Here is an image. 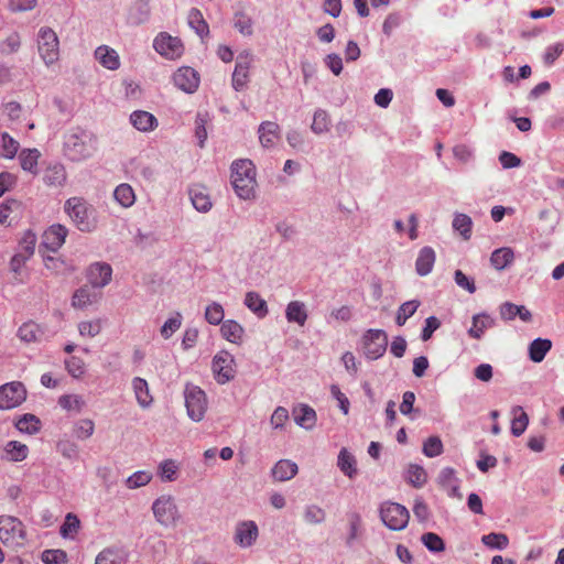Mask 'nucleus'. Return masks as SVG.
I'll return each instance as SVG.
<instances>
[{
	"label": "nucleus",
	"mask_w": 564,
	"mask_h": 564,
	"mask_svg": "<svg viewBox=\"0 0 564 564\" xmlns=\"http://www.w3.org/2000/svg\"><path fill=\"white\" fill-rule=\"evenodd\" d=\"M63 150L70 161H84L97 151V138L90 131L73 128L64 135Z\"/></svg>",
	"instance_id": "nucleus-1"
},
{
	"label": "nucleus",
	"mask_w": 564,
	"mask_h": 564,
	"mask_svg": "<svg viewBox=\"0 0 564 564\" xmlns=\"http://www.w3.org/2000/svg\"><path fill=\"white\" fill-rule=\"evenodd\" d=\"M64 210L74 226L82 232H93L98 226L96 208L82 197H70L64 204Z\"/></svg>",
	"instance_id": "nucleus-2"
},
{
	"label": "nucleus",
	"mask_w": 564,
	"mask_h": 564,
	"mask_svg": "<svg viewBox=\"0 0 564 564\" xmlns=\"http://www.w3.org/2000/svg\"><path fill=\"white\" fill-rule=\"evenodd\" d=\"M231 184L241 199L254 197L256 167L250 160H237L231 164Z\"/></svg>",
	"instance_id": "nucleus-3"
},
{
	"label": "nucleus",
	"mask_w": 564,
	"mask_h": 564,
	"mask_svg": "<svg viewBox=\"0 0 564 564\" xmlns=\"http://www.w3.org/2000/svg\"><path fill=\"white\" fill-rule=\"evenodd\" d=\"M26 539L23 522L13 516H0V540L7 546H21Z\"/></svg>",
	"instance_id": "nucleus-4"
},
{
	"label": "nucleus",
	"mask_w": 564,
	"mask_h": 564,
	"mask_svg": "<svg viewBox=\"0 0 564 564\" xmlns=\"http://www.w3.org/2000/svg\"><path fill=\"white\" fill-rule=\"evenodd\" d=\"M184 399L188 417L194 422L202 421L208 404L205 391L198 386L187 383L184 389Z\"/></svg>",
	"instance_id": "nucleus-5"
},
{
	"label": "nucleus",
	"mask_w": 564,
	"mask_h": 564,
	"mask_svg": "<svg viewBox=\"0 0 564 564\" xmlns=\"http://www.w3.org/2000/svg\"><path fill=\"white\" fill-rule=\"evenodd\" d=\"M382 522L393 531L403 530L409 522V510L397 502L386 501L380 507Z\"/></svg>",
	"instance_id": "nucleus-6"
},
{
	"label": "nucleus",
	"mask_w": 564,
	"mask_h": 564,
	"mask_svg": "<svg viewBox=\"0 0 564 564\" xmlns=\"http://www.w3.org/2000/svg\"><path fill=\"white\" fill-rule=\"evenodd\" d=\"M155 520L163 527H173L180 519L178 508L170 495L156 498L152 503Z\"/></svg>",
	"instance_id": "nucleus-7"
},
{
	"label": "nucleus",
	"mask_w": 564,
	"mask_h": 564,
	"mask_svg": "<svg viewBox=\"0 0 564 564\" xmlns=\"http://www.w3.org/2000/svg\"><path fill=\"white\" fill-rule=\"evenodd\" d=\"M39 53L45 65L54 64L59 56V42L56 33L47 26L39 30L37 34Z\"/></svg>",
	"instance_id": "nucleus-8"
},
{
	"label": "nucleus",
	"mask_w": 564,
	"mask_h": 564,
	"mask_svg": "<svg viewBox=\"0 0 564 564\" xmlns=\"http://www.w3.org/2000/svg\"><path fill=\"white\" fill-rule=\"evenodd\" d=\"M388 346V335L382 329H368L362 336L364 354L376 360L383 356Z\"/></svg>",
	"instance_id": "nucleus-9"
},
{
	"label": "nucleus",
	"mask_w": 564,
	"mask_h": 564,
	"mask_svg": "<svg viewBox=\"0 0 564 564\" xmlns=\"http://www.w3.org/2000/svg\"><path fill=\"white\" fill-rule=\"evenodd\" d=\"M212 370L217 383L225 384L235 378V358L234 356L221 350L217 352L212 361Z\"/></svg>",
	"instance_id": "nucleus-10"
},
{
	"label": "nucleus",
	"mask_w": 564,
	"mask_h": 564,
	"mask_svg": "<svg viewBox=\"0 0 564 564\" xmlns=\"http://www.w3.org/2000/svg\"><path fill=\"white\" fill-rule=\"evenodd\" d=\"M26 399V389L20 381H11L0 387V410H11Z\"/></svg>",
	"instance_id": "nucleus-11"
},
{
	"label": "nucleus",
	"mask_w": 564,
	"mask_h": 564,
	"mask_svg": "<svg viewBox=\"0 0 564 564\" xmlns=\"http://www.w3.org/2000/svg\"><path fill=\"white\" fill-rule=\"evenodd\" d=\"M154 50L169 59H176L182 56L184 46L182 41L166 32L159 33L153 41Z\"/></svg>",
	"instance_id": "nucleus-12"
},
{
	"label": "nucleus",
	"mask_w": 564,
	"mask_h": 564,
	"mask_svg": "<svg viewBox=\"0 0 564 564\" xmlns=\"http://www.w3.org/2000/svg\"><path fill=\"white\" fill-rule=\"evenodd\" d=\"M253 57L249 51L241 52L236 59V66L232 73V88L241 91L247 87L249 82V69Z\"/></svg>",
	"instance_id": "nucleus-13"
},
{
	"label": "nucleus",
	"mask_w": 564,
	"mask_h": 564,
	"mask_svg": "<svg viewBox=\"0 0 564 564\" xmlns=\"http://www.w3.org/2000/svg\"><path fill=\"white\" fill-rule=\"evenodd\" d=\"M112 278V268L107 262H94L86 271V279L91 288L102 289L108 285Z\"/></svg>",
	"instance_id": "nucleus-14"
},
{
	"label": "nucleus",
	"mask_w": 564,
	"mask_h": 564,
	"mask_svg": "<svg viewBox=\"0 0 564 564\" xmlns=\"http://www.w3.org/2000/svg\"><path fill=\"white\" fill-rule=\"evenodd\" d=\"M173 83L184 93L193 94L199 86V75L194 68L183 66L174 73Z\"/></svg>",
	"instance_id": "nucleus-15"
},
{
	"label": "nucleus",
	"mask_w": 564,
	"mask_h": 564,
	"mask_svg": "<svg viewBox=\"0 0 564 564\" xmlns=\"http://www.w3.org/2000/svg\"><path fill=\"white\" fill-rule=\"evenodd\" d=\"M67 234H68V229L64 225H61V224L52 225L44 231L43 237H42V245L46 249L55 252L65 242Z\"/></svg>",
	"instance_id": "nucleus-16"
},
{
	"label": "nucleus",
	"mask_w": 564,
	"mask_h": 564,
	"mask_svg": "<svg viewBox=\"0 0 564 564\" xmlns=\"http://www.w3.org/2000/svg\"><path fill=\"white\" fill-rule=\"evenodd\" d=\"M258 534L254 521H243L237 524L234 539L239 546L249 547L256 542Z\"/></svg>",
	"instance_id": "nucleus-17"
},
{
	"label": "nucleus",
	"mask_w": 564,
	"mask_h": 564,
	"mask_svg": "<svg viewBox=\"0 0 564 564\" xmlns=\"http://www.w3.org/2000/svg\"><path fill=\"white\" fill-rule=\"evenodd\" d=\"M495 318L487 313L475 314L471 318V326L467 330V334L473 339H481L487 329L495 326Z\"/></svg>",
	"instance_id": "nucleus-18"
},
{
	"label": "nucleus",
	"mask_w": 564,
	"mask_h": 564,
	"mask_svg": "<svg viewBox=\"0 0 564 564\" xmlns=\"http://www.w3.org/2000/svg\"><path fill=\"white\" fill-rule=\"evenodd\" d=\"M150 14V0H135L129 8L127 21L131 25H140L149 20Z\"/></svg>",
	"instance_id": "nucleus-19"
},
{
	"label": "nucleus",
	"mask_w": 564,
	"mask_h": 564,
	"mask_svg": "<svg viewBox=\"0 0 564 564\" xmlns=\"http://www.w3.org/2000/svg\"><path fill=\"white\" fill-rule=\"evenodd\" d=\"M438 485L447 491L449 497L460 498L459 479L456 477V471L452 467L443 468L437 477Z\"/></svg>",
	"instance_id": "nucleus-20"
},
{
	"label": "nucleus",
	"mask_w": 564,
	"mask_h": 564,
	"mask_svg": "<svg viewBox=\"0 0 564 564\" xmlns=\"http://www.w3.org/2000/svg\"><path fill=\"white\" fill-rule=\"evenodd\" d=\"M95 58L109 70L120 67V57L116 50L108 45H100L95 50Z\"/></svg>",
	"instance_id": "nucleus-21"
},
{
	"label": "nucleus",
	"mask_w": 564,
	"mask_h": 564,
	"mask_svg": "<svg viewBox=\"0 0 564 564\" xmlns=\"http://www.w3.org/2000/svg\"><path fill=\"white\" fill-rule=\"evenodd\" d=\"M193 207L199 213H207L212 209L213 203L207 189L199 185H194L188 191Z\"/></svg>",
	"instance_id": "nucleus-22"
},
{
	"label": "nucleus",
	"mask_w": 564,
	"mask_h": 564,
	"mask_svg": "<svg viewBox=\"0 0 564 564\" xmlns=\"http://www.w3.org/2000/svg\"><path fill=\"white\" fill-rule=\"evenodd\" d=\"M29 455V447L18 441H9L2 449L1 459L19 463L23 462Z\"/></svg>",
	"instance_id": "nucleus-23"
},
{
	"label": "nucleus",
	"mask_w": 564,
	"mask_h": 564,
	"mask_svg": "<svg viewBox=\"0 0 564 564\" xmlns=\"http://www.w3.org/2000/svg\"><path fill=\"white\" fill-rule=\"evenodd\" d=\"M435 251L432 247H423L415 261V271L420 276L430 274L435 263Z\"/></svg>",
	"instance_id": "nucleus-24"
},
{
	"label": "nucleus",
	"mask_w": 564,
	"mask_h": 564,
	"mask_svg": "<svg viewBox=\"0 0 564 564\" xmlns=\"http://www.w3.org/2000/svg\"><path fill=\"white\" fill-rule=\"evenodd\" d=\"M299 471L296 463L290 459H280L271 469V475L276 481H288Z\"/></svg>",
	"instance_id": "nucleus-25"
},
{
	"label": "nucleus",
	"mask_w": 564,
	"mask_h": 564,
	"mask_svg": "<svg viewBox=\"0 0 564 564\" xmlns=\"http://www.w3.org/2000/svg\"><path fill=\"white\" fill-rule=\"evenodd\" d=\"M131 124L141 132H149L156 128V118L144 110H135L130 115Z\"/></svg>",
	"instance_id": "nucleus-26"
},
{
	"label": "nucleus",
	"mask_w": 564,
	"mask_h": 564,
	"mask_svg": "<svg viewBox=\"0 0 564 564\" xmlns=\"http://www.w3.org/2000/svg\"><path fill=\"white\" fill-rule=\"evenodd\" d=\"M293 416L295 423L305 430L313 429L316 423V412L307 404H300L294 408Z\"/></svg>",
	"instance_id": "nucleus-27"
},
{
	"label": "nucleus",
	"mask_w": 564,
	"mask_h": 564,
	"mask_svg": "<svg viewBox=\"0 0 564 564\" xmlns=\"http://www.w3.org/2000/svg\"><path fill=\"white\" fill-rule=\"evenodd\" d=\"M280 127L272 121H263L258 129L259 140L262 147L271 148L279 139Z\"/></svg>",
	"instance_id": "nucleus-28"
},
{
	"label": "nucleus",
	"mask_w": 564,
	"mask_h": 564,
	"mask_svg": "<svg viewBox=\"0 0 564 564\" xmlns=\"http://www.w3.org/2000/svg\"><path fill=\"white\" fill-rule=\"evenodd\" d=\"M99 294L91 291L88 285L77 289L72 296V306L75 308H86L87 306L96 303Z\"/></svg>",
	"instance_id": "nucleus-29"
},
{
	"label": "nucleus",
	"mask_w": 564,
	"mask_h": 564,
	"mask_svg": "<svg viewBox=\"0 0 564 564\" xmlns=\"http://www.w3.org/2000/svg\"><path fill=\"white\" fill-rule=\"evenodd\" d=\"M285 318L289 323L304 326L307 321L305 304L301 301H291L285 308Z\"/></svg>",
	"instance_id": "nucleus-30"
},
{
	"label": "nucleus",
	"mask_w": 564,
	"mask_h": 564,
	"mask_svg": "<svg viewBox=\"0 0 564 564\" xmlns=\"http://www.w3.org/2000/svg\"><path fill=\"white\" fill-rule=\"evenodd\" d=\"M132 388L138 404L143 409L149 408L153 402V398L150 394L149 384L147 380L140 377L133 378Z\"/></svg>",
	"instance_id": "nucleus-31"
},
{
	"label": "nucleus",
	"mask_w": 564,
	"mask_h": 564,
	"mask_svg": "<svg viewBox=\"0 0 564 564\" xmlns=\"http://www.w3.org/2000/svg\"><path fill=\"white\" fill-rule=\"evenodd\" d=\"M243 303L259 318L265 317L269 313L265 300H263L258 292H248Z\"/></svg>",
	"instance_id": "nucleus-32"
},
{
	"label": "nucleus",
	"mask_w": 564,
	"mask_h": 564,
	"mask_svg": "<svg viewBox=\"0 0 564 564\" xmlns=\"http://www.w3.org/2000/svg\"><path fill=\"white\" fill-rule=\"evenodd\" d=\"M552 348V341L546 338H535L529 345V357L533 362H541Z\"/></svg>",
	"instance_id": "nucleus-33"
},
{
	"label": "nucleus",
	"mask_w": 564,
	"mask_h": 564,
	"mask_svg": "<svg viewBox=\"0 0 564 564\" xmlns=\"http://www.w3.org/2000/svg\"><path fill=\"white\" fill-rule=\"evenodd\" d=\"M220 333L226 340L232 344H239L242 339L245 329L238 322L227 319L221 324Z\"/></svg>",
	"instance_id": "nucleus-34"
},
{
	"label": "nucleus",
	"mask_w": 564,
	"mask_h": 564,
	"mask_svg": "<svg viewBox=\"0 0 564 564\" xmlns=\"http://www.w3.org/2000/svg\"><path fill=\"white\" fill-rule=\"evenodd\" d=\"M511 413L513 416L511 421V433L513 436L519 437L528 427L529 416L520 405L513 406Z\"/></svg>",
	"instance_id": "nucleus-35"
},
{
	"label": "nucleus",
	"mask_w": 564,
	"mask_h": 564,
	"mask_svg": "<svg viewBox=\"0 0 564 564\" xmlns=\"http://www.w3.org/2000/svg\"><path fill=\"white\" fill-rule=\"evenodd\" d=\"M14 426L21 433H25L29 435L36 434L41 429L40 419L31 413H25L15 421Z\"/></svg>",
	"instance_id": "nucleus-36"
},
{
	"label": "nucleus",
	"mask_w": 564,
	"mask_h": 564,
	"mask_svg": "<svg viewBox=\"0 0 564 564\" xmlns=\"http://www.w3.org/2000/svg\"><path fill=\"white\" fill-rule=\"evenodd\" d=\"M514 253L511 248L502 247L496 249L490 257V263L496 270H503L512 263Z\"/></svg>",
	"instance_id": "nucleus-37"
},
{
	"label": "nucleus",
	"mask_w": 564,
	"mask_h": 564,
	"mask_svg": "<svg viewBox=\"0 0 564 564\" xmlns=\"http://www.w3.org/2000/svg\"><path fill=\"white\" fill-rule=\"evenodd\" d=\"M43 180L50 186H62L66 181L65 167L59 163L50 165L44 172Z\"/></svg>",
	"instance_id": "nucleus-38"
},
{
	"label": "nucleus",
	"mask_w": 564,
	"mask_h": 564,
	"mask_svg": "<svg viewBox=\"0 0 564 564\" xmlns=\"http://www.w3.org/2000/svg\"><path fill=\"white\" fill-rule=\"evenodd\" d=\"M187 22L189 28L193 29L198 36L204 37L209 33L208 24L198 9L192 8L189 10Z\"/></svg>",
	"instance_id": "nucleus-39"
},
{
	"label": "nucleus",
	"mask_w": 564,
	"mask_h": 564,
	"mask_svg": "<svg viewBox=\"0 0 564 564\" xmlns=\"http://www.w3.org/2000/svg\"><path fill=\"white\" fill-rule=\"evenodd\" d=\"M41 153L37 149H24L19 155L21 167L24 171L36 174L37 173V161Z\"/></svg>",
	"instance_id": "nucleus-40"
},
{
	"label": "nucleus",
	"mask_w": 564,
	"mask_h": 564,
	"mask_svg": "<svg viewBox=\"0 0 564 564\" xmlns=\"http://www.w3.org/2000/svg\"><path fill=\"white\" fill-rule=\"evenodd\" d=\"M113 197L122 207H130L135 202V194L131 185L127 183L119 184L113 191Z\"/></svg>",
	"instance_id": "nucleus-41"
},
{
	"label": "nucleus",
	"mask_w": 564,
	"mask_h": 564,
	"mask_svg": "<svg viewBox=\"0 0 564 564\" xmlns=\"http://www.w3.org/2000/svg\"><path fill=\"white\" fill-rule=\"evenodd\" d=\"M337 465L347 477L354 478L357 475L356 459L346 448L340 449Z\"/></svg>",
	"instance_id": "nucleus-42"
},
{
	"label": "nucleus",
	"mask_w": 564,
	"mask_h": 564,
	"mask_svg": "<svg viewBox=\"0 0 564 564\" xmlns=\"http://www.w3.org/2000/svg\"><path fill=\"white\" fill-rule=\"evenodd\" d=\"M57 403L62 409L76 413H80L86 406V401L79 394H63L58 398Z\"/></svg>",
	"instance_id": "nucleus-43"
},
{
	"label": "nucleus",
	"mask_w": 564,
	"mask_h": 564,
	"mask_svg": "<svg viewBox=\"0 0 564 564\" xmlns=\"http://www.w3.org/2000/svg\"><path fill=\"white\" fill-rule=\"evenodd\" d=\"M453 228L459 232L464 240H469L471 237L473 220L468 215L457 213L453 219Z\"/></svg>",
	"instance_id": "nucleus-44"
},
{
	"label": "nucleus",
	"mask_w": 564,
	"mask_h": 564,
	"mask_svg": "<svg viewBox=\"0 0 564 564\" xmlns=\"http://www.w3.org/2000/svg\"><path fill=\"white\" fill-rule=\"evenodd\" d=\"M484 545L491 550H506L509 545V538L505 533L491 532L481 536Z\"/></svg>",
	"instance_id": "nucleus-45"
},
{
	"label": "nucleus",
	"mask_w": 564,
	"mask_h": 564,
	"mask_svg": "<svg viewBox=\"0 0 564 564\" xmlns=\"http://www.w3.org/2000/svg\"><path fill=\"white\" fill-rule=\"evenodd\" d=\"M330 119L326 110L317 109L313 116L311 129L315 134H322L329 130Z\"/></svg>",
	"instance_id": "nucleus-46"
},
{
	"label": "nucleus",
	"mask_w": 564,
	"mask_h": 564,
	"mask_svg": "<svg viewBox=\"0 0 564 564\" xmlns=\"http://www.w3.org/2000/svg\"><path fill=\"white\" fill-rule=\"evenodd\" d=\"M406 480L415 488H421L426 482L427 476L425 469L416 464H411L406 470Z\"/></svg>",
	"instance_id": "nucleus-47"
},
{
	"label": "nucleus",
	"mask_w": 564,
	"mask_h": 564,
	"mask_svg": "<svg viewBox=\"0 0 564 564\" xmlns=\"http://www.w3.org/2000/svg\"><path fill=\"white\" fill-rule=\"evenodd\" d=\"M95 432V423L90 419H82L74 423L73 426V435L77 440H87Z\"/></svg>",
	"instance_id": "nucleus-48"
},
{
	"label": "nucleus",
	"mask_w": 564,
	"mask_h": 564,
	"mask_svg": "<svg viewBox=\"0 0 564 564\" xmlns=\"http://www.w3.org/2000/svg\"><path fill=\"white\" fill-rule=\"evenodd\" d=\"M40 327L34 322L23 323L17 333L21 341L26 344L34 343L39 338Z\"/></svg>",
	"instance_id": "nucleus-49"
},
{
	"label": "nucleus",
	"mask_w": 564,
	"mask_h": 564,
	"mask_svg": "<svg viewBox=\"0 0 564 564\" xmlns=\"http://www.w3.org/2000/svg\"><path fill=\"white\" fill-rule=\"evenodd\" d=\"M122 552L118 549L108 547L102 550L96 557L95 564H122Z\"/></svg>",
	"instance_id": "nucleus-50"
},
{
	"label": "nucleus",
	"mask_w": 564,
	"mask_h": 564,
	"mask_svg": "<svg viewBox=\"0 0 564 564\" xmlns=\"http://www.w3.org/2000/svg\"><path fill=\"white\" fill-rule=\"evenodd\" d=\"M19 142L13 139L8 132L1 133V155L6 159H13L19 151Z\"/></svg>",
	"instance_id": "nucleus-51"
},
{
	"label": "nucleus",
	"mask_w": 564,
	"mask_h": 564,
	"mask_svg": "<svg viewBox=\"0 0 564 564\" xmlns=\"http://www.w3.org/2000/svg\"><path fill=\"white\" fill-rule=\"evenodd\" d=\"M303 517L308 524H321L326 519V512L317 505H308L304 509Z\"/></svg>",
	"instance_id": "nucleus-52"
},
{
	"label": "nucleus",
	"mask_w": 564,
	"mask_h": 564,
	"mask_svg": "<svg viewBox=\"0 0 564 564\" xmlns=\"http://www.w3.org/2000/svg\"><path fill=\"white\" fill-rule=\"evenodd\" d=\"M36 245V235L32 230L24 231L20 242L18 252L31 258L34 254Z\"/></svg>",
	"instance_id": "nucleus-53"
},
{
	"label": "nucleus",
	"mask_w": 564,
	"mask_h": 564,
	"mask_svg": "<svg viewBox=\"0 0 564 564\" xmlns=\"http://www.w3.org/2000/svg\"><path fill=\"white\" fill-rule=\"evenodd\" d=\"M183 317L180 312H175L173 316L167 318L165 323L161 327V336L164 339H169L172 335L180 329L182 325Z\"/></svg>",
	"instance_id": "nucleus-54"
},
{
	"label": "nucleus",
	"mask_w": 564,
	"mask_h": 564,
	"mask_svg": "<svg viewBox=\"0 0 564 564\" xmlns=\"http://www.w3.org/2000/svg\"><path fill=\"white\" fill-rule=\"evenodd\" d=\"M421 541L429 551L434 553L442 552L445 549V543L443 539L438 534L433 532L424 533L421 536Z\"/></svg>",
	"instance_id": "nucleus-55"
},
{
	"label": "nucleus",
	"mask_w": 564,
	"mask_h": 564,
	"mask_svg": "<svg viewBox=\"0 0 564 564\" xmlns=\"http://www.w3.org/2000/svg\"><path fill=\"white\" fill-rule=\"evenodd\" d=\"M57 451L66 459L77 460L79 458V447L73 441H69V440L59 441L57 443Z\"/></svg>",
	"instance_id": "nucleus-56"
},
{
	"label": "nucleus",
	"mask_w": 564,
	"mask_h": 564,
	"mask_svg": "<svg viewBox=\"0 0 564 564\" xmlns=\"http://www.w3.org/2000/svg\"><path fill=\"white\" fill-rule=\"evenodd\" d=\"M225 316L224 308L218 302H213L205 310V319L210 325H219Z\"/></svg>",
	"instance_id": "nucleus-57"
},
{
	"label": "nucleus",
	"mask_w": 564,
	"mask_h": 564,
	"mask_svg": "<svg viewBox=\"0 0 564 564\" xmlns=\"http://www.w3.org/2000/svg\"><path fill=\"white\" fill-rule=\"evenodd\" d=\"M423 454L427 457H437L443 453V443L438 436H430L423 443Z\"/></svg>",
	"instance_id": "nucleus-58"
},
{
	"label": "nucleus",
	"mask_w": 564,
	"mask_h": 564,
	"mask_svg": "<svg viewBox=\"0 0 564 564\" xmlns=\"http://www.w3.org/2000/svg\"><path fill=\"white\" fill-rule=\"evenodd\" d=\"M234 26L242 35L250 36L252 34V19L243 12L235 14Z\"/></svg>",
	"instance_id": "nucleus-59"
},
{
	"label": "nucleus",
	"mask_w": 564,
	"mask_h": 564,
	"mask_svg": "<svg viewBox=\"0 0 564 564\" xmlns=\"http://www.w3.org/2000/svg\"><path fill=\"white\" fill-rule=\"evenodd\" d=\"M21 46V39L19 33L12 32L4 41L0 43V53L3 55H11L19 51Z\"/></svg>",
	"instance_id": "nucleus-60"
},
{
	"label": "nucleus",
	"mask_w": 564,
	"mask_h": 564,
	"mask_svg": "<svg viewBox=\"0 0 564 564\" xmlns=\"http://www.w3.org/2000/svg\"><path fill=\"white\" fill-rule=\"evenodd\" d=\"M65 368L73 378H80L85 373V362L82 358L72 356L65 359Z\"/></svg>",
	"instance_id": "nucleus-61"
},
{
	"label": "nucleus",
	"mask_w": 564,
	"mask_h": 564,
	"mask_svg": "<svg viewBox=\"0 0 564 564\" xmlns=\"http://www.w3.org/2000/svg\"><path fill=\"white\" fill-rule=\"evenodd\" d=\"M349 519V534L346 540V544L351 546L355 540L359 536L361 531V517L352 512L348 516Z\"/></svg>",
	"instance_id": "nucleus-62"
},
{
	"label": "nucleus",
	"mask_w": 564,
	"mask_h": 564,
	"mask_svg": "<svg viewBox=\"0 0 564 564\" xmlns=\"http://www.w3.org/2000/svg\"><path fill=\"white\" fill-rule=\"evenodd\" d=\"M564 44L561 42L549 45L543 53V63L546 66H552L555 61L563 54Z\"/></svg>",
	"instance_id": "nucleus-63"
},
{
	"label": "nucleus",
	"mask_w": 564,
	"mask_h": 564,
	"mask_svg": "<svg viewBox=\"0 0 564 564\" xmlns=\"http://www.w3.org/2000/svg\"><path fill=\"white\" fill-rule=\"evenodd\" d=\"M41 560L45 564H63L67 561V554L63 550H45L42 552Z\"/></svg>",
	"instance_id": "nucleus-64"
}]
</instances>
